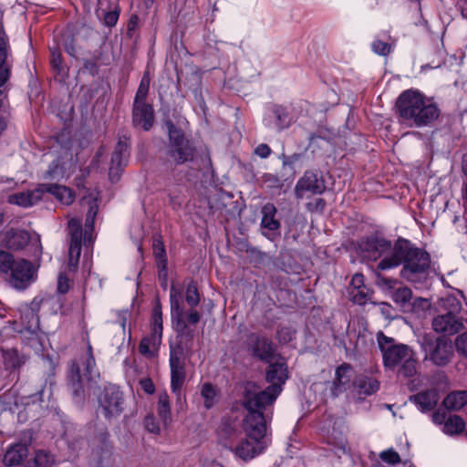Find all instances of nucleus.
<instances>
[{
	"mask_svg": "<svg viewBox=\"0 0 467 467\" xmlns=\"http://www.w3.org/2000/svg\"><path fill=\"white\" fill-rule=\"evenodd\" d=\"M267 405L268 404H260L254 408L244 406L248 410V414L246 415L243 424L245 436L257 440L267 441L266 420L262 411V409Z\"/></svg>",
	"mask_w": 467,
	"mask_h": 467,
	"instance_id": "f8f14e48",
	"label": "nucleus"
},
{
	"mask_svg": "<svg viewBox=\"0 0 467 467\" xmlns=\"http://www.w3.org/2000/svg\"><path fill=\"white\" fill-rule=\"evenodd\" d=\"M157 266L159 285L163 290H167L169 278L168 261L158 262Z\"/></svg>",
	"mask_w": 467,
	"mask_h": 467,
	"instance_id": "3c124183",
	"label": "nucleus"
},
{
	"mask_svg": "<svg viewBox=\"0 0 467 467\" xmlns=\"http://www.w3.org/2000/svg\"><path fill=\"white\" fill-rule=\"evenodd\" d=\"M348 296L351 302L358 306H365L371 302L372 290L365 285L359 289L348 292Z\"/></svg>",
	"mask_w": 467,
	"mask_h": 467,
	"instance_id": "4c0bfd02",
	"label": "nucleus"
},
{
	"mask_svg": "<svg viewBox=\"0 0 467 467\" xmlns=\"http://www.w3.org/2000/svg\"><path fill=\"white\" fill-rule=\"evenodd\" d=\"M277 209L273 202H266L261 209V233L268 239L280 234L281 223L276 219Z\"/></svg>",
	"mask_w": 467,
	"mask_h": 467,
	"instance_id": "a211bd4d",
	"label": "nucleus"
},
{
	"mask_svg": "<svg viewBox=\"0 0 467 467\" xmlns=\"http://www.w3.org/2000/svg\"><path fill=\"white\" fill-rule=\"evenodd\" d=\"M357 392L358 396H369L376 393L379 389V382L376 379L367 376H360L356 383Z\"/></svg>",
	"mask_w": 467,
	"mask_h": 467,
	"instance_id": "2f4dec72",
	"label": "nucleus"
},
{
	"mask_svg": "<svg viewBox=\"0 0 467 467\" xmlns=\"http://www.w3.org/2000/svg\"><path fill=\"white\" fill-rule=\"evenodd\" d=\"M11 57L9 38L0 25V88L4 87L11 77Z\"/></svg>",
	"mask_w": 467,
	"mask_h": 467,
	"instance_id": "412c9836",
	"label": "nucleus"
},
{
	"mask_svg": "<svg viewBox=\"0 0 467 467\" xmlns=\"http://www.w3.org/2000/svg\"><path fill=\"white\" fill-rule=\"evenodd\" d=\"M96 362L91 353V347L88 346V357L85 361L86 377L88 380H93L98 376L96 373Z\"/></svg>",
	"mask_w": 467,
	"mask_h": 467,
	"instance_id": "603ef678",
	"label": "nucleus"
},
{
	"mask_svg": "<svg viewBox=\"0 0 467 467\" xmlns=\"http://www.w3.org/2000/svg\"><path fill=\"white\" fill-rule=\"evenodd\" d=\"M174 329L178 333V337H181L180 342H183V337H192V326L194 323H173Z\"/></svg>",
	"mask_w": 467,
	"mask_h": 467,
	"instance_id": "5fc2aeb1",
	"label": "nucleus"
},
{
	"mask_svg": "<svg viewBox=\"0 0 467 467\" xmlns=\"http://www.w3.org/2000/svg\"><path fill=\"white\" fill-rule=\"evenodd\" d=\"M382 354L384 366L392 368L404 362V360L409 358L413 352L408 346L399 344L384 348V352H382Z\"/></svg>",
	"mask_w": 467,
	"mask_h": 467,
	"instance_id": "b1692460",
	"label": "nucleus"
},
{
	"mask_svg": "<svg viewBox=\"0 0 467 467\" xmlns=\"http://www.w3.org/2000/svg\"><path fill=\"white\" fill-rule=\"evenodd\" d=\"M144 425H145V428L152 432V433H159L161 429H160V426H159V423L156 421L155 418L151 415L150 416H147L144 420Z\"/></svg>",
	"mask_w": 467,
	"mask_h": 467,
	"instance_id": "774afa93",
	"label": "nucleus"
},
{
	"mask_svg": "<svg viewBox=\"0 0 467 467\" xmlns=\"http://www.w3.org/2000/svg\"><path fill=\"white\" fill-rule=\"evenodd\" d=\"M465 429L463 419L458 415H449L441 431L449 436L461 434Z\"/></svg>",
	"mask_w": 467,
	"mask_h": 467,
	"instance_id": "72a5a7b5",
	"label": "nucleus"
},
{
	"mask_svg": "<svg viewBox=\"0 0 467 467\" xmlns=\"http://www.w3.org/2000/svg\"><path fill=\"white\" fill-rule=\"evenodd\" d=\"M405 314H410L413 318L431 321L435 309L428 298L416 296L410 302Z\"/></svg>",
	"mask_w": 467,
	"mask_h": 467,
	"instance_id": "5701e85b",
	"label": "nucleus"
},
{
	"mask_svg": "<svg viewBox=\"0 0 467 467\" xmlns=\"http://www.w3.org/2000/svg\"><path fill=\"white\" fill-rule=\"evenodd\" d=\"M162 329V323H153L150 334L145 337L140 344L139 349L142 355L149 358L156 355L161 344Z\"/></svg>",
	"mask_w": 467,
	"mask_h": 467,
	"instance_id": "4be33fe9",
	"label": "nucleus"
},
{
	"mask_svg": "<svg viewBox=\"0 0 467 467\" xmlns=\"http://www.w3.org/2000/svg\"><path fill=\"white\" fill-rule=\"evenodd\" d=\"M288 379L289 370L285 360L270 362L265 372L269 386L265 390H260L255 383L247 382L244 386V406L254 408L260 404H273Z\"/></svg>",
	"mask_w": 467,
	"mask_h": 467,
	"instance_id": "20e7f679",
	"label": "nucleus"
},
{
	"mask_svg": "<svg viewBox=\"0 0 467 467\" xmlns=\"http://www.w3.org/2000/svg\"><path fill=\"white\" fill-rule=\"evenodd\" d=\"M154 255L158 262L168 261L166 255V249L164 244L161 241L154 243Z\"/></svg>",
	"mask_w": 467,
	"mask_h": 467,
	"instance_id": "69168bd1",
	"label": "nucleus"
},
{
	"mask_svg": "<svg viewBox=\"0 0 467 467\" xmlns=\"http://www.w3.org/2000/svg\"><path fill=\"white\" fill-rule=\"evenodd\" d=\"M69 382L74 395L80 396L83 392V385L78 366L73 365L70 368Z\"/></svg>",
	"mask_w": 467,
	"mask_h": 467,
	"instance_id": "37998d69",
	"label": "nucleus"
},
{
	"mask_svg": "<svg viewBox=\"0 0 467 467\" xmlns=\"http://www.w3.org/2000/svg\"><path fill=\"white\" fill-rule=\"evenodd\" d=\"M5 363L7 367L16 368L19 367L23 362V358L16 349L5 350L3 354Z\"/></svg>",
	"mask_w": 467,
	"mask_h": 467,
	"instance_id": "09e8293b",
	"label": "nucleus"
},
{
	"mask_svg": "<svg viewBox=\"0 0 467 467\" xmlns=\"http://www.w3.org/2000/svg\"><path fill=\"white\" fill-rule=\"evenodd\" d=\"M200 395L206 410L213 408L220 400L219 389L209 382L201 385Z\"/></svg>",
	"mask_w": 467,
	"mask_h": 467,
	"instance_id": "c756f323",
	"label": "nucleus"
},
{
	"mask_svg": "<svg viewBox=\"0 0 467 467\" xmlns=\"http://www.w3.org/2000/svg\"><path fill=\"white\" fill-rule=\"evenodd\" d=\"M455 348L457 352L467 358V333H463L455 339Z\"/></svg>",
	"mask_w": 467,
	"mask_h": 467,
	"instance_id": "680f3d73",
	"label": "nucleus"
},
{
	"mask_svg": "<svg viewBox=\"0 0 467 467\" xmlns=\"http://www.w3.org/2000/svg\"><path fill=\"white\" fill-rule=\"evenodd\" d=\"M302 157V153H293L291 155L282 153L279 159L282 161L283 168L289 169L291 172L294 173L296 171V163L298 162Z\"/></svg>",
	"mask_w": 467,
	"mask_h": 467,
	"instance_id": "8fccbe9b",
	"label": "nucleus"
},
{
	"mask_svg": "<svg viewBox=\"0 0 467 467\" xmlns=\"http://www.w3.org/2000/svg\"><path fill=\"white\" fill-rule=\"evenodd\" d=\"M99 213V204L96 200H92L88 203V209L85 218V228L94 229L95 220Z\"/></svg>",
	"mask_w": 467,
	"mask_h": 467,
	"instance_id": "de8ad7c7",
	"label": "nucleus"
},
{
	"mask_svg": "<svg viewBox=\"0 0 467 467\" xmlns=\"http://www.w3.org/2000/svg\"><path fill=\"white\" fill-rule=\"evenodd\" d=\"M100 412L107 419L115 418L120 415L123 407L122 393L116 386H109L104 389L99 397Z\"/></svg>",
	"mask_w": 467,
	"mask_h": 467,
	"instance_id": "4468645a",
	"label": "nucleus"
},
{
	"mask_svg": "<svg viewBox=\"0 0 467 467\" xmlns=\"http://www.w3.org/2000/svg\"><path fill=\"white\" fill-rule=\"evenodd\" d=\"M275 297L278 306L283 307L289 306L295 301L296 296L291 289L279 287L275 290Z\"/></svg>",
	"mask_w": 467,
	"mask_h": 467,
	"instance_id": "79ce46f5",
	"label": "nucleus"
},
{
	"mask_svg": "<svg viewBox=\"0 0 467 467\" xmlns=\"http://www.w3.org/2000/svg\"><path fill=\"white\" fill-rule=\"evenodd\" d=\"M435 314L431 321H464L457 316L461 312V301L452 295L440 298L434 305Z\"/></svg>",
	"mask_w": 467,
	"mask_h": 467,
	"instance_id": "dca6fc26",
	"label": "nucleus"
},
{
	"mask_svg": "<svg viewBox=\"0 0 467 467\" xmlns=\"http://www.w3.org/2000/svg\"><path fill=\"white\" fill-rule=\"evenodd\" d=\"M73 243L69 244L68 248V267L72 271H76L78 265L79 257L81 254V248H79V251H73ZM82 247V245L80 246Z\"/></svg>",
	"mask_w": 467,
	"mask_h": 467,
	"instance_id": "6e6d98bb",
	"label": "nucleus"
},
{
	"mask_svg": "<svg viewBox=\"0 0 467 467\" xmlns=\"http://www.w3.org/2000/svg\"><path fill=\"white\" fill-rule=\"evenodd\" d=\"M379 309L385 319L393 321L396 318V316L394 315V309L391 305L382 302L379 304Z\"/></svg>",
	"mask_w": 467,
	"mask_h": 467,
	"instance_id": "338daca9",
	"label": "nucleus"
},
{
	"mask_svg": "<svg viewBox=\"0 0 467 467\" xmlns=\"http://www.w3.org/2000/svg\"><path fill=\"white\" fill-rule=\"evenodd\" d=\"M365 285H367L365 284L364 275L361 273H356L350 280L349 285L348 287V293L356 289H359Z\"/></svg>",
	"mask_w": 467,
	"mask_h": 467,
	"instance_id": "052dcab7",
	"label": "nucleus"
},
{
	"mask_svg": "<svg viewBox=\"0 0 467 467\" xmlns=\"http://www.w3.org/2000/svg\"><path fill=\"white\" fill-rule=\"evenodd\" d=\"M70 288L69 279L66 274L60 273L57 277V293L65 295Z\"/></svg>",
	"mask_w": 467,
	"mask_h": 467,
	"instance_id": "e2e57ef3",
	"label": "nucleus"
},
{
	"mask_svg": "<svg viewBox=\"0 0 467 467\" xmlns=\"http://www.w3.org/2000/svg\"><path fill=\"white\" fill-rule=\"evenodd\" d=\"M28 454V449L26 444L16 443L11 445L4 456V463L6 466H15L20 464Z\"/></svg>",
	"mask_w": 467,
	"mask_h": 467,
	"instance_id": "cd10ccee",
	"label": "nucleus"
},
{
	"mask_svg": "<svg viewBox=\"0 0 467 467\" xmlns=\"http://www.w3.org/2000/svg\"><path fill=\"white\" fill-rule=\"evenodd\" d=\"M68 229L70 232V243H73V251H79L80 246L82 245V235H83V227L82 222L78 218H71L68 221Z\"/></svg>",
	"mask_w": 467,
	"mask_h": 467,
	"instance_id": "473e14b6",
	"label": "nucleus"
},
{
	"mask_svg": "<svg viewBox=\"0 0 467 467\" xmlns=\"http://www.w3.org/2000/svg\"><path fill=\"white\" fill-rule=\"evenodd\" d=\"M467 404V390L452 391L446 396L442 405L450 410H459Z\"/></svg>",
	"mask_w": 467,
	"mask_h": 467,
	"instance_id": "7c9ffc66",
	"label": "nucleus"
},
{
	"mask_svg": "<svg viewBox=\"0 0 467 467\" xmlns=\"http://www.w3.org/2000/svg\"><path fill=\"white\" fill-rule=\"evenodd\" d=\"M395 108L403 123L416 128L431 126L441 114L432 98H427L414 88L402 91L397 98Z\"/></svg>",
	"mask_w": 467,
	"mask_h": 467,
	"instance_id": "f03ea898",
	"label": "nucleus"
},
{
	"mask_svg": "<svg viewBox=\"0 0 467 467\" xmlns=\"http://www.w3.org/2000/svg\"><path fill=\"white\" fill-rule=\"evenodd\" d=\"M268 446V441L257 440L245 436L234 449V454L244 462H248L262 454Z\"/></svg>",
	"mask_w": 467,
	"mask_h": 467,
	"instance_id": "6ab92c4d",
	"label": "nucleus"
},
{
	"mask_svg": "<svg viewBox=\"0 0 467 467\" xmlns=\"http://www.w3.org/2000/svg\"><path fill=\"white\" fill-rule=\"evenodd\" d=\"M354 375L352 367L348 364H342L336 369L335 373V389L337 391L347 389L351 385V379Z\"/></svg>",
	"mask_w": 467,
	"mask_h": 467,
	"instance_id": "c85d7f7f",
	"label": "nucleus"
},
{
	"mask_svg": "<svg viewBox=\"0 0 467 467\" xmlns=\"http://www.w3.org/2000/svg\"><path fill=\"white\" fill-rule=\"evenodd\" d=\"M400 368L399 373L405 378L413 377L416 372V359L414 358V355L412 354L409 358L405 359L400 365Z\"/></svg>",
	"mask_w": 467,
	"mask_h": 467,
	"instance_id": "49530a36",
	"label": "nucleus"
},
{
	"mask_svg": "<svg viewBox=\"0 0 467 467\" xmlns=\"http://www.w3.org/2000/svg\"><path fill=\"white\" fill-rule=\"evenodd\" d=\"M55 459L52 454L45 450L36 451L34 457L35 467H52Z\"/></svg>",
	"mask_w": 467,
	"mask_h": 467,
	"instance_id": "c03bdc74",
	"label": "nucleus"
},
{
	"mask_svg": "<svg viewBox=\"0 0 467 467\" xmlns=\"http://www.w3.org/2000/svg\"><path fill=\"white\" fill-rule=\"evenodd\" d=\"M422 412L432 410L439 401V394L436 389H429L413 395L410 399Z\"/></svg>",
	"mask_w": 467,
	"mask_h": 467,
	"instance_id": "bb28decb",
	"label": "nucleus"
},
{
	"mask_svg": "<svg viewBox=\"0 0 467 467\" xmlns=\"http://www.w3.org/2000/svg\"><path fill=\"white\" fill-rule=\"evenodd\" d=\"M379 457L383 462L389 464H396L400 462L399 453L391 449L381 451Z\"/></svg>",
	"mask_w": 467,
	"mask_h": 467,
	"instance_id": "bf43d9fd",
	"label": "nucleus"
},
{
	"mask_svg": "<svg viewBox=\"0 0 467 467\" xmlns=\"http://www.w3.org/2000/svg\"><path fill=\"white\" fill-rule=\"evenodd\" d=\"M182 351L181 348H171L170 369H171V390L175 395L177 403L182 409L185 397L182 393V386L186 378L184 362L182 359Z\"/></svg>",
	"mask_w": 467,
	"mask_h": 467,
	"instance_id": "6e6552de",
	"label": "nucleus"
},
{
	"mask_svg": "<svg viewBox=\"0 0 467 467\" xmlns=\"http://www.w3.org/2000/svg\"><path fill=\"white\" fill-rule=\"evenodd\" d=\"M274 352L272 344L265 338L257 339L254 347V353L260 359L268 360Z\"/></svg>",
	"mask_w": 467,
	"mask_h": 467,
	"instance_id": "ea45409f",
	"label": "nucleus"
},
{
	"mask_svg": "<svg viewBox=\"0 0 467 467\" xmlns=\"http://www.w3.org/2000/svg\"><path fill=\"white\" fill-rule=\"evenodd\" d=\"M99 13H100L103 16L104 25L111 28L115 26L118 23L120 14V7L119 5H115L113 8L99 10Z\"/></svg>",
	"mask_w": 467,
	"mask_h": 467,
	"instance_id": "a19ab883",
	"label": "nucleus"
},
{
	"mask_svg": "<svg viewBox=\"0 0 467 467\" xmlns=\"http://www.w3.org/2000/svg\"><path fill=\"white\" fill-rule=\"evenodd\" d=\"M37 278V267L29 260L18 258L11 273L5 278L10 286L24 291Z\"/></svg>",
	"mask_w": 467,
	"mask_h": 467,
	"instance_id": "0eeeda50",
	"label": "nucleus"
},
{
	"mask_svg": "<svg viewBox=\"0 0 467 467\" xmlns=\"http://www.w3.org/2000/svg\"><path fill=\"white\" fill-rule=\"evenodd\" d=\"M296 120L294 108L289 104L269 102L264 107L262 123L271 132L281 133L288 130Z\"/></svg>",
	"mask_w": 467,
	"mask_h": 467,
	"instance_id": "423d86ee",
	"label": "nucleus"
},
{
	"mask_svg": "<svg viewBox=\"0 0 467 467\" xmlns=\"http://www.w3.org/2000/svg\"><path fill=\"white\" fill-rule=\"evenodd\" d=\"M171 321H200L198 306L201 296L196 282L191 279L183 293L173 283L170 287Z\"/></svg>",
	"mask_w": 467,
	"mask_h": 467,
	"instance_id": "39448f33",
	"label": "nucleus"
},
{
	"mask_svg": "<svg viewBox=\"0 0 467 467\" xmlns=\"http://www.w3.org/2000/svg\"><path fill=\"white\" fill-rule=\"evenodd\" d=\"M402 266L400 275L411 284H423L429 275L431 256L423 248H420L410 240L399 237L393 244L389 256L379 260L377 269L388 271Z\"/></svg>",
	"mask_w": 467,
	"mask_h": 467,
	"instance_id": "f257e3e1",
	"label": "nucleus"
},
{
	"mask_svg": "<svg viewBox=\"0 0 467 467\" xmlns=\"http://www.w3.org/2000/svg\"><path fill=\"white\" fill-rule=\"evenodd\" d=\"M140 17L137 14H131L128 23H127V28H126V35L129 38H133L135 31L137 30L139 26Z\"/></svg>",
	"mask_w": 467,
	"mask_h": 467,
	"instance_id": "13d9d810",
	"label": "nucleus"
},
{
	"mask_svg": "<svg viewBox=\"0 0 467 467\" xmlns=\"http://www.w3.org/2000/svg\"><path fill=\"white\" fill-rule=\"evenodd\" d=\"M157 411L163 425L168 426L171 421V412L169 396L166 391L159 395Z\"/></svg>",
	"mask_w": 467,
	"mask_h": 467,
	"instance_id": "c9c22d12",
	"label": "nucleus"
},
{
	"mask_svg": "<svg viewBox=\"0 0 467 467\" xmlns=\"http://www.w3.org/2000/svg\"><path fill=\"white\" fill-rule=\"evenodd\" d=\"M203 39L206 47L209 49H214L215 55L220 59H228L229 53L234 52L236 48V46L233 43L218 40L216 36L211 32L207 33Z\"/></svg>",
	"mask_w": 467,
	"mask_h": 467,
	"instance_id": "393cba45",
	"label": "nucleus"
},
{
	"mask_svg": "<svg viewBox=\"0 0 467 467\" xmlns=\"http://www.w3.org/2000/svg\"><path fill=\"white\" fill-rule=\"evenodd\" d=\"M163 124L168 135L167 154L176 165L193 162L199 170H208L212 167L207 147L196 146L194 140L188 138L171 119L164 120Z\"/></svg>",
	"mask_w": 467,
	"mask_h": 467,
	"instance_id": "7ed1b4c3",
	"label": "nucleus"
},
{
	"mask_svg": "<svg viewBox=\"0 0 467 467\" xmlns=\"http://www.w3.org/2000/svg\"><path fill=\"white\" fill-rule=\"evenodd\" d=\"M420 342L426 352V357L434 364L444 366L450 361L452 356V348L451 342L445 337H437L434 342L432 336L424 335Z\"/></svg>",
	"mask_w": 467,
	"mask_h": 467,
	"instance_id": "1a4fd4ad",
	"label": "nucleus"
},
{
	"mask_svg": "<svg viewBox=\"0 0 467 467\" xmlns=\"http://www.w3.org/2000/svg\"><path fill=\"white\" fill-rule=\"evenodd\" d=\"M50 51V66L57 76L66 77L68 69L64 65L62 53L58 47H53L49 48Z\"/></svg>",
	"mask_w": 467,
	"mask_h": 467,
	"instance_id": "f704fd0d",
	"label": "nucleus"
},
{
	"mask_svg": "<svg viewBox=\"0 0 467 467\" xmlns=\"http://www.w3.org/2000/svg\"><path fill=\"white\" fill-rule=\"evenodd\" d=\"M65 167L60 160L57 159L50 162L48 169L45 171L43 178L45 180L59 181L64 177Z\"/></svg>",
	"mask_w": 467,
	"mask_h": 467,
	"instance_id": "58836bf2",
	"label": "nucleus"
},
{
	"mask_svg": "<svg viewBox=\"0 0 467 467\" xmlns=\"http://www.w3.org/2000/svg\"><path fill=\"white\" fill-rule=\"evenodd\" d=\"M155 123V110L152 104L131 105V125L145 132L150 131Z\"/></svg>",
	"mask_w": 467,
	"mask_h": 467,
	"instance_id": "aec40b11",
	"label": "nucleus"
},
{
	"mask_svg": "<svg viewBox=\"0 0 467 467\" xmlns=\"http://www.w3.org/2000/svg\"><path fill=\"white\" fill-rule=\"evenodd\" d=\"M40 201V194H37L36 188L33 191L15 192L7 196V202L9 204L22 208H30Z\"/></svg>",
	"mask_w": 467,
	"mask_h": 467,
	"instance_id": "a878e982",
	"label": "nucleus"
},
{
	"mask_svg": "<svg viewBox=\"0 0 467 467\" xmlns=\"http://www.w3.org/2000/svg\"><path fill=\"white\" fill-rule=\"evenodd\" d=\"M378 285L384 290L389 292L391 299L405 313L414 298L412 290L407 286L400 285L399 281L394 278L378 276Z\"/></svg>",
	"mask_w": 467,
	"mask_h": 467,
	"instance_id": "9b49d317",
	"label": "nucleus"
},
{
	"mask_svg": "<svg viewBox=\"0 0 467 467\" xmlns=\"http://www.w3.org/2000/svg\"><path fill=\"white\" fill-rule=\"evenodd\" d=\"M130 150V137L126 135L119 136L111 155L110 167L109 170V179L112 183H116L119 181L120 174L128 163Z\"/></svg>",
	"mask_w": 467,
	"mask_h": 467,
	"instance_id": "ddd939ff",
	"label": "nucleus"
},
{
	"mask_svg": "<svg viewBox=\"0 0 467 467\" xmlns=\"http://www.w3.org/2000/svg\"><path fill=\"white\" fill-rule=\"evenodd\" d=\"M29 243H32L33 255L39 260L43 252L40 235L36 234L32 238L28 231L18 229L14 231L8 238L9 247L16 251L24 249Z\"/></svg>",
	"mask_w": 467,
	"mask_h": 467,
	"instance_id": "f3484780",
	"label": "nucleus"
},
{
	"mask_svg": "<svg viewBox=\"0 0 467 467\" xmlns=\"http://www.w3.org/2000/svg\"><path fill=\"white\" fill-rule=\"evenodd\" d=\"M358 248L374 260L383 259L389 256L392 251L391 241L378 234H371L361 237L358 241Z\"/></svg>",
	"mask_w": 467,
	"mask_h": 467,
	"instance_id": "9d476101",
	"label": "nucleus"
},
{
	"mask_svg": "<svg viewBox=\"0 0 467 467\" xmlns=\"http://www.w3.org/2000/svg\"><path fill=\"white\" fill-rule=\"evenodd\" d=\"M58 191L65 192V186L57 183H39L36 187V192L40 194L41 199L44 193H49L57 197Z\"/></svg>",
	"mask_w": 467,
	"mask_h": 467,
	"instance_id": "a18cd8bd",
	"label": "nucleus"
},
{
	"mask_svg": "<svg viewBox=\"0 0 467 467\" xmlns=\"http://www.w3.org/2000/svg\"><path fill=\"white\" fill-rule=\"evenodd\" d=\"M16 262L17 259L12 253L5 250H0V275L6 278Z\"/></svg>",
	"mask_w": 467,
	"mask_h": 467,
	"instance_id": "e433bc0d",
	"label": "nucleus"
},
{
	"mask_svg": "<svg viewBox=\"0 0 467 467\" xmlns=\"http://www.w3.org/2000/svg\"><path fill=\"white\" fill-rule=\"evenodd\" d=\"M150 89L138 88L133 98L132 105L149 104L147 101Z\"/></svg>",
	"mask_w": 467,
	"mask_h": 467,
	"instance_id": "0e129e2a",
	"label": "nucleus"
},
{
	"mask_svg": "<svg viewBox=\"0 0 467 467\" xmlns=\"http://www.w3.org/2000/svg\"><path fill=\"white\" fill-rule=\"evenodd\" d=\"M326 190V183L320 171H306L297 181L295 187V193L302 198L306 193L320 195Z\"/></svg>",
	"mask_w": 467,
	"mask_h": 467,
	"instance_id": "2eb2a0df",
	"label": "nucleus"
},
{
	"mask_svg": "<svg viewBox=\"0 0 467 467\" xmlns=\"http://www.w3.org/2000/svg\"><path fill=\"white\" fill-rule=\"evenodd\" d=\"M371 49L375 54L385 57L390 53L391 46L380 39H374L371 43Z\"/></svg>",
	"mask_w": 467,
	"mask_h": 467,
	"instance_id": "864d4df0",
	"label": "nucleus"
},
{
	"mask_svg": "<svg viewBox=\"0 0 467 467\" xmlns=\"http://www.w3.org/2000/svg\"><path fill=\"white\" fill-rule=\"evenodd\" d=\"M60 202L70 205L73 203L75 200V192L70 188L65 186V192L58 191V193L56 197Z\"/></svg>",
	"mask_w": 467,
	"mask_h": 467,
	"instance_id": "4d7b16f0",
	"label": "nucleus"
}]
</instances>
